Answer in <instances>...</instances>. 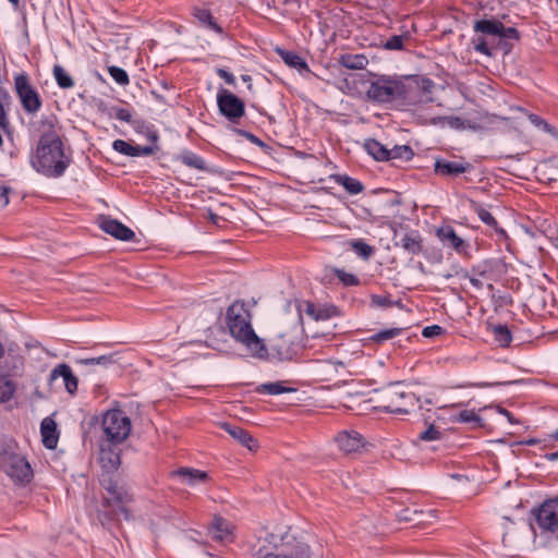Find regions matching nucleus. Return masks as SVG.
I'll return each instance as SVG.
<instances>
[{"label":"nucleus","mask_w":558,"mask_h":558,"mask_svg":"<svg viewBox=\"0 0 558 558\" xmlns=\"http://www.w3.org/2000/svg\"><path fill=\"white\" fill-rule=\"evenodd\" d=\"M337 277L345 284V286H356L359 284V279L352 275V274H347L345 271L343 270H338L337 271Z\"/></svg>","instance_id":"52"},{"label":"nucleus","mask_w":558,"mask_h":558,"mask_svg":"<svg viewBox=\"0 0 558 558\" xmlns=\"http://www.w3.org/2000/svg\"><path fill=\"white\" fill-rule=\"evenodd\" d=\"M498 411L500 414L505 415L510 423H515L514 417L511 412H509L507 409L499 407Z\"/></svg>","instance_id":"60"},{"label":"nucleus","mask_w":558,"mask_h":558,"mask_svg":"<svg viewBox=\"0 0 558 558\" xmlns=\"http://www.w3.org/2000/svg\"><path fill=\"white\" fill-rule=\"evenodd\" d=\"M114 355L113 354H110V355H101V356H98V357H90V359H81L78 360V363L80 364H83V365H101V366H108L112 363H114Z\"/></svg>","instance_id":"46"},{"label":"nucleus","mask_w":558,"mask_h":558,"mask_svg":"<svg viewBox=\"0 0 558 558\" xmlns=\"http://www.w3.org/2000/svg\"><path fill=\"white\" fill-rule=\"evenodd\" d=\"M410 40L409 34L392 35L383 43L386 50H403L404 44Z\"/></svg>","instance_id":"38"},{"label":"nucleus","mask_w":558,"mask_h":558,"mask_svg":"<svg viewBox=\"0 0 558 558\" xmlns=\"http://www.w3.org/2000/svg\"><path fill=\"white\" fill-rule=\"evenodd\" d=\"M132 428L131 420L124 411L113 409L102 415L101 429L104 439L113 445L122 444L130 435Z\"/></svg>","instance_id":"7"},{"label":"nucleus","mask_w":558,"mask_h":558,"mask_svg":"<svg viewBox=\"0 0 558 558\" xmlns=\"http://www.w3.org/2000/svg\"><path fill=\"white\" fill-rule=\"evenodd\" d=\"M16 390V384L0 375V402L9 401Z\"/></svg>","instance_id":"39"},{"label":"nucleus","mask_w":558,"mask_h":558,"mask_svg":"<svg viewBox=\"0 0 558 558\" xmlns=\"http://www.w3.org/2000/svg\"><path fill=\"white\" fill-rule=\"evenodd\" d=\"M505 25L497 20H478L474 23V31L486 35H490L494 38L502 32Z\"/></svg>","instance_id":"29"},{"label":"nucleus","mask_w":558,"mask_h":558,"mask_svg":"<svg viewBox=\"0 0 558 558\" xmlns=\"http://www.w3.org/2000/svg\"><path fill=\"white\" fill-rule=\"evenodd\" d=\"M225 429L233 439L238 440L241 445L253 451L257 448L256 440L242 427L232 425L230 423H222Z\"/></svg>","instance_id":"21"},{"label":"nucleus","mask_w":558,"mask_h":558,"mask_svg":"<svg viewBox=\"0 0 558 558\" xmlns=\"http://www.w3.org/2000/svg\"><path fill=\"white\" fill-rule=\"evenodd\" d=\"M473 271H474L476 275L481 276V277H484V276L486 275L485 269H481V267H480V266L474 267V268H473Z\"/></svg>","instance_id":"64"},{"label":"nucleus","mask_w":558,"mask_h":558,"mask_svg":"<svg viewBox=\"0 0 558 558\" xmlns=\"http://www.w3.org/2000/svg\"><path fill=\"white\" fill-rule=\"evenodd\" d=\"M451 421L453 423L473 424L474 427L483 426L482 417L474 410H463L452 415Z\"/></svg>","instance_id":"33"},{"label":"nucleus","mask_w":558,"mask_h":558,"mask_svg":"<svg viewBox=\"0 0 558 558\" xmlns=\"http://www.w3.org/2000/svg\"><path fill=\"white\" fill-rule=\"evenodd\" d=\"M250 315L244 305L240 302L232 303L227 310V325L231 336L244 344L252 354L258 359L267 356V349L264 340L260 339L252 328Z\"/></svg>","instance_id":"4"},{"label":"nucleus","mask_w":558,"mask_h":558,"mask_svg":"<svg viewBox=\"0 0 558 558\" xmlns=\"http://www.w3.org/2000/svg\"><path fill=\"white\" fill-rule=\"evenodd\" d=\"M0 469L16 484L23 486L34 476L27 459L9 445L0 450Z\"/></svg>","instance_id":"5"},{"label":"nucleus","mask_w":558,"mask_h":558,"mask_svg":"<svg viewBox=\"0 0 558 558\" xmlns=\"http://www.w3.org/2000/svg\"><path fill=\"white\" fill-rule=\"evenodd\" d=\"M436 235L445 247H449L460 255L469 254V242L459 236L451 226H441L437 229Z\"/></svg>","instance_id":"11"},{"label":"nucleus","mask_w":558,"mask_h":558,"mask_svg":"<svg viewBox=\"0 0 558 558\" xmlns=\"http://www.w3.org/2000/svg\"><path fill=\"white\" fill-rule=\"evenodd\" d=\"M337 314L335 306H317L316 320H326Z\"/></svg>","instance_id":"50"},{"label":"nucleus","mask_w":558,"mask_h":558,"mask_svg":"<svg viewBox=\"0 0 558 558\" xmlns=\"http://www.w3.org/2000/svg\"><path fill=\"white\" fill-rule=\"evenodd\" d=\"M441 438V432L433 424L418 435V439L423 441H433Z\"/></svg>","instance_id":"48"},{"label":"nucleus","mask_w":558,"mask_h":558,"mask_svg":"<svg viewBox=\"0 0 558 558\" xmlns=\"http://www.w3.org/2000/svg\"><path fill=\"white\" fill-rule=\"evenodd\" d=\"M108 72L110 76L114 80V82L119 85L124 86L129 84V75L123 69L112 65L108 68Z\"/></svg>","instance_id":"47"},{"label":"nucleus","mask_w":558,"mask_h":558,"mask_svg":"<svg viewBox=\"0 0 558 558\" xmlns=\"http://www.w3.org/2000/svg\"><path fill=\"white\" fill-rule=\"evenodd\" d=\"M335 440L339 449L347 454L357 452L365 444L363 436L353 429L340 432Z\"/></svg>","instance_id":"14"},{"label":"nucleus","mask_w":558,"mask_h":558,"mask_svg":"<svg viewBox=\"0 0 558 558\" xmlns=\"http://www.w3.org/2000/svg\"><path fill=\"white\" fill-rule=\"evenodd\" d=\"M495 340L501 347H508L512 340V335L506 325H497L493 329Z\"/></svg>","instance_id":"41"},{"label":"nucleus","mask_w":558,"mask_h":558,"mask_svg":"<svg viewBox=\"0 0 558 558\" xmlns=\"http://www.w3.org/2000/svg\"><path fill=\"white\" fill-rule=\"evenodd\" d=\"M116 111V118L118 120L124 121L130 123L132 121V114L131 112L125 108H113Z\"/></svg>","instance_id":"55"},{"label":"nucleus","mask_w":558,"mask_h":558,"mask_svg":"<svg viewBox=\"0 0 558 558\" xmlns=\"http://www.w3.org/2000/svg\"><path fill=\"white\" fill-rule=\"evenodd\" d=\"M414 157V151L409 145H395L389 149V161L401 160L409 161Z\"/></svg>","instance_id":"34"},{"label":"nucleus","mask_w":558,"mask_h":558,"mask_svg":"<svg viewBox=\"0 0 558 558\" xmlns=\"http://www.w3.org/2000/svg\"><path fill=\"white\" fill-rule=\"evenodd\" d=\"M14 88L20 98L23 109L27 113H36L41 108V99L38 92L29 83L26 73H20L14 76Z\"/></svg>","instance_id":"8"},{"label":"nucleus","mask_w":558,"mask_h":558,"mask_svg":"<svg viewBox=\"0 0 558 558\" xmlns=\"http://www.w3.org/2000/svg\"><path fill=\"white\" fill-rule=\"evenodd\" d=\"M545 458L549 461H556L558 460V451L547 453Z\"/></svg>","instance_id":"63"},{"label":"nucleus","mask_w":558,"mask_h":558,"mask_svg":"<svg viewBox=\"0 0 558 558\" xmlns=\"http://www.w3.org/2000/svg\"><path fill=\"white\" fill-rule=\"evenodd\" d=\"M473 209L477 214V216L482 222H484L486 226L493 228L500 236H502L505 239L508 238L506 230L498 226L497 220L487 209H485L480 204H474Z\"/></svg>","instance_id":"28"},{"label":"nucleus","mask_w":558,"mask_h":558,"mask_svg":"<svg viewBox=\"0 0 558 558\" xmlns=\"http://www.w3.org/2000/svg\"><path fill=\"white\" fill-rule=\"evenodd\" d=\"M276 52L280 56L283 62L290 68L296 69L300 73L310 72L306 61L296 52L277 48Z\"/></svg>","instance_id":"25"},{"label":"nucleus","mask_w":558,"mask_h":558,"mask_svg":"<svg viewBox=\"0 0 558 558\" xmlns=\"http://www.w3.org/2000/svg\"><path fill=\"white\" fill-rule=\"evenodd\" d=\"M72 162L71 148H65L61 138L38 141L31 156V166L47 178H60Z\"/></svg>","instance_id":"2"},{"label":"nucleus","mask_w":558,"mask_h":558,"mask_svg":"<svg viewBox=\"0 0 558 558\" xmlns=\"http://www.w3.org/2000/svg\"><path fill=\"white\" fill-rule=\"evenodd\" d=\"M380 408L388 413L408 414L420 402L413 392L404 391L399 384H390L380 393Z\"/></svg>","instance_id":"6"},{"label":"nucleus","mask_w":558,"mask_h":558,"mask_svg":"<svg viewBox=\"0 0 558 558\" xmlns=\"http://www.w3.org/2000/svg\"><path fill=\"white\" fill-rule=\"evenodd\" d=\"M9 192L10 187L0 186V207L3 208L9 204Z\"/></svg>","instance_id":"57"},{"label":"nucleus","mask_w":558,"mask_h":558,"mask_svg":"<svg viewBox=\"0 0 558 558\" xmlns=\"http://www.w3.org/2000/svg\"><path fill=\"white\" fill-rule=\"evenodd\" d=\"M38 141H57L61 138L58 118L54 114L43 117L38 122Z\"/></svg>","instance_id":"16"},{"label":"nucleus","mask_w":558,"mask_h":558,"mask_svg":"<svg viewBox=\"0 0 558 558\" xmlns=\"http://www.w3.org/2000/svg\"><path fill=\"white\" fill-rule=\"evenodd\" d=\"M351 248L364 259H368L374 254V247L363 240H353L350 242Z\"/></svg>","instance_id":"43"},{"label":"nucleus","mask_w":558,"mask_h":558,"mask_svg":"<svg viewBox=\"0 0 558 558\" xmlns=\"http://www.w3.org/2000/svg\"><path fill=\"white\" fill-rule=\"evenodd\" d=\"M433 123L440 124V125L446 124V125H448L452 129H457V130L464 128V120L461 119L460 117H453V116L434 118Z\"/></svg>","instance_id":"45"},{"label":"nucleus","mask_w":558,"mask_h":558,"mask_svg":"<svg viewBox=\"0 0 558 558\" xmlns=\"http://www.w3.org/2000/svg\"><path fill=\"white\" fill-rule=\"evenodd\" d=\"M40 434L43 444L47 449H54L58 445L59 433L56 422L50 417H45L40 424Z\"/></svg>","instance_id":"23"},{"label":"nucleus","mask_w":558,"mask_h":558,"mask_svg":"<svg viewBox=\"0 0 558 558\" xmlns=\"http://www.w3.org/2000/svg\"><path fill=\"white\" fill-rule=\"evenodd\" d=\"M217 106L220 114L232 123H239L245 114L244 101L226 88L218 90Z\"/></svg>","instance_id":"9"},{"label":"nucleus","mask_w":558,"mask_h":558,"mask_svg":"<svg viewBox=\"0 0 558 558\" xmlns=\"http://www.w3.org/2000/svg\"><path fill=\"white\" fill-rule=\"evenodd\" d=\"M117 446L105 440L100 444L99 460L107 473L117 471L121 464L120 450L117 449Z\"/></svg>","instance_id":"15"},{"label":"nucleus","mask_w":558,"mask_h":558,"mask_svg":"<svg viewBox=\"0 0 558 558\" xmlns=\"http://www.w3.org/2000/svg\"><path fill=\"white\" fill-rule=\"evenodd\" d=\"M469 281L477 290H481L483 288V282L477 278L470 277Z\"/></svg>","instance_id":"62"},{"label":"nucleus","mask_w":558,"mask_h":558,"mask_svg":"<svg viewBox=\"0 0 558 558\" xmlns=\"http://www.w3.org/2000/svg\"><path fill=\"white\" fill-rule=\"evenodd\" d=\"M173 475L180 477L184 483L189 485L203 483L208 480L207 472L189 468H181L174 471Z\"/></svg>","instance_id":"26"},{"label":"nucleus","mask_w":558,"mask_h":558,"mask_svg":"<svg viewBox=\"0 0 558 558\" xmlns=\"http://www.w3.org/2000/svg\"><path fill=\"white\" fill-rule=\"evenodd\" d=\"M194 15L198 20V22L202 23L203 25L211 28L213 31H215L218 34H222L223 33L221 26H219L215 22V20H214V17H213V15H211L209 10L196 9Z\"/></svg>","instance_id":"36"},{"label":"nucleus","mask_w":558,"mask_h":558,"mask_svg":"<svg viewBox=\"0 0 558 558\" xmlns=\"http://www.w3.org/2000/svg\"><path fill=\"white\" fill-rule=\"evenodd\" d=\"M306 313L312 316L314 319L316 318L317 313V306L314 303L307 302L306 303Z\"/></svg>","instance_id":"59"},{"label":"nucleus","mask_w":558,"mask_h":558,"mask_svg":"<svg viewBox=\"0 0 558 558\" xmlns=\"http://www.w3.org/2000/svg\"><path fill=\"white\" fill-rule=\"evenodd\" d=\"M475 51L483 53L487 57L493 56L492 41L487 43L484 38L480 37L473 40Z\"/></svg>","instance_id":"49"},{"label":"nucleus","mask_w":558,"mask_h":558,"mask_svg":"<svg viewBox=\"0 0 558 558\" xmlns=\"http://www.w3.org/2000/svg\"><path fill=\"white\" fill-rule=\"evenodd\" d=\"M256 391L259 393L281 395L284 392L295 391V389L284 387L281 383L276 381V383L262 384L256 388Z\"/></svg>","instance_id":"37"},{"label":"nucleus","mask_w":558,"mask_h":558,"mask_svg":"<svg viewBox=\"0 0 558 558\" xmlns=\"http://www.w3.org/2000/svg\"><path fill=\"white\" fill-rule=\"evenodd\" d=\"M364 149L377 161H389V148L374 138L365 140Z\"/></svg>","instance_id":"27"},{"label":"nucleus","mask_w":558,"mask_h":558,"mask_svg":"<svg viewBox=\"0 0 558 558\" xmlns=\"http://www.w3.org/2000/svg\"><path fill=\"white\" fill-rule=\"evenodd\" d=\"M473 169L470 162L460 160L451 161L445 158H438L434 165V171L436 174L447 178H456L462 173L469 172Z\"/></svg>","instance_id":"12"},{"label":"nucleus","mask_w":558,"mask_h":558,"mask_svg":"<svg viewBox=\"0 0 558 558\" xmlns=\"http://www.w3.org/2000/svg\"><path fill=\"white\" fill-rule=\"evenodd\" d=\"M433 82L430 80L424 81L423 86L411 77H398L389 75H378L369 83L366 90V96L369 100L375 102H399L401 105L415 106L424 100V94L430 93Z\"/></svg>","instance_id":"1"},{"label":"nucleus","mask_w":558,"mask_h":558,"mask_svg":"<svg viewBox=\"0 0 558 558\" xmlns=\"http://www.w3.org/2000/svg\"><path fill=\"white\" fill-rule=\"evenodd\" d=\"M272 350L276 351L279 360H290L295 354V351L288 345L283 337H280L277 342L272 345Z\"/></svg>","instance_id":"40"},{"label":"nucleus","mask_w":558,"mask_h":558,"mask_svg":"<svg viewBox=\"0 0 558 558\" xmlns=\"http://www.w3.org/2000/svg\"><path fill=\"white\" fill-rule=\"evenodd\" d=\"M233 530L234 525L220 515H215L211 524L209 525V532L213 534V538L217 542H232Z\"/></svg>","instance_id":"19"},{"label":"nucleus","mask_w":558,"mask_h":558,"mask_svg":"<svg viewBox=\"0 0 558 558\" xmlns=\"http://www.w3.org/2000/svg\"><path fill=\"white\" fill-rule=\"evenodd\" d=\"M519 39L520 33L517 28L505 26L504 31L492 39V49L500 50L505 54H508L513 48V41H518Z\"/></svg>","instance_id":"17"},{"label":"nucleus","mask_w":558,"mask_h":558,"mask_svg":"<svg viewBox=\"0 0 558 558\" xmlns=\"http://www.w3.org/2000/svg\"><path fill=\"white\" fill-rule=\"evenodd\" d=\"M59 377H62L65 389L69 393L73 395L77 390V378L69 365L60 364L52 369L50 379L54 380Z\"/></svg>","instance_id":"22"},{"label":"nucleus","mask_w":558,"mask_h":558,"mask_svg":"<svg viewBox=\"0 0 558 558\" xmlns=\"http://www.w3.org/2000/svg\"><path fill=\"white\" fill-rule=\"evenodd\" d=\"M112 147L116 151L130 157L150 156L159 149L157 145L134 146L123 140H116Z\"/></svg>","instance_id":"18"},{"label":"nucleus","mask_w":558,"mask_h":558,"mask_svg":"<svg viewBox=\"0 0 558 558\" xmlns=\"http://www.w3.org/2000/svg\"><path fill=\"white\" fill-rule=\"evenodd\" d=\"M539 529L551 532L558 536V499L545 501L533 511Z\"/></svg>","instance_id":"10"},{"label":"nucleus","mask_w":558,"mask_h":558,"mask_svg":"<svg viewBox=\"0 0 558 558\" xmlns=\"http://www.w3.org/2000/svg\"><path fill=\"white\" fill-rule=\"evenodd\" d=\"M529 120L535 126L542 128L545 131L550 132V125L545 120H543L539 116L531 113V114H529Z\"/></svg>","instance_id":"53"},{"label":"nucleus","mask_w":558,"mask_h":558,"mask_svg":"<svg viewBox=\"0 0 558 558\" xmlns=\"http://www.w3.org/2000/svg\"><path fill=\"white\" fill-rule=\"evenodd\" d=\"M178 160H180L183 165L190 168H194L201 171H206V162L205 160L191 150H184L178 156Z\"/></svg>","instance_id":"32"},{"label":"nucleus","mask_w":558,"mask_h":558,"mask_svg":"<svg viewBox=\"0 0 558 558\" xmlns=\"http://www.w3.org/2000/svg\"><path fill=\"white\" fill-rule=\"evenodd\" d=\"M52 72L59 87L68 89L74 86V80L60 64H54Z\"/></svg>","instance_id":"35"},{"label":"nucleus","mask_w":558,"mask_h":558,"mask_svg":"<svg viewBox=\"0 0 558 558\" xmlns=\"http://www.w3.org/2000/svg\"><path fill=\"white\" fill-rule=\"evenodd\" d=\"M371 301L373 305H376L378 307H391L398 303L392 301L389 296L378 294L372 295Z\"/></svg>","instance_id":"51"},{"label":"nucleus","mask_w":558,"mask_h":558,"mask_svg":"<svg viewBox=\"0 0 558 558\" xmlns=\"http://www.w3.org/2000/svg\"><path fill=\"white\" fill-rule=\"evenodd\" d=\"M441 332H442V328L440 326L433 325V326L425 327L423 329L422 333L424 337L429 338V337H434V336H439Z\"/></svg>","instance_id":"56"},{"label":"nucleus","mask_w":558,"mask_h":558,"mask_svg":"<svg viewBox=\"0 0 558 558\" xmlns=\"http://www.w3.org/2000/svg\"><path fill=\"white\" fill-rule=\"evenodd\" d=\"M10 101V95L8 90L0 87V129L7 130L10 125L8 114L4 110V105Z\"/></svg>","instance_id":"42"},{"label":"nucleus","mask_w":558,"mask_h":558,"mask_svg":"<svg viewBox=\"0 0 558 558\" xmlns=\"http://www.w3.org/2000/svg\"><path fill=\"white\" fill-rule=\"evenodd\" d=\"M24 371V359L17 354H8L0 364V375L12 379L19 377Z\"/></svg>","instance_id":"20"},{"label":"nucleus","mask_w":558,"mask_h":558,"mask_svg":"<svg viewBox=\"0 0 558 558\" xmlns=\"http://www.w3.org/2000/svg\"><path fill=\"white\" fill-rule=\"evenodd\" d=\"M216 73L227 84H229V85H234L235 84V77H234V75L231 72H229V71H227V70H225L222 68H219V69L216 70Z\"/></svg>","instance_id":"54"},{"label":"nucleus","mask_w":558,"mask_h":558,"mask_svg":"<svg viewBox=\"0 0 558 558\" xmlns=\"http://www.w3.org/2000/svg\"><path fill=\"white\" fill-rule=\"evenodd\" d=\"M402 331L403 328H389L372 335L369 339L376 343H381L401 335Z\"/></svg>","instance_id":"44"},{"label":"nucleus","mask_w":558,"mask_h":558,"mask_svg":"<svg viewBox=\"0 0 558 558\" xmlns=\"http://www.w3.org/2000/svg\"><path fill=\"white\" fill-rule=\"evenodd\" d=\"M100 484L106 492L97 514L101 525L107 526L110 522L119 521L121 515L126 521L131 520L132 514L128 505L133 501V497L128 489L111 476L102 475Z\"/></svg>","instance_id":"3"},{"label":"nucleus","mask_w":558,"mask_h":558,"mask_svg":"<svg viewBox=\"0 0 558 558\" xmlns=\"http://www.w3.org/2000/svg\"><path fill=\"white\" fill-rule=\"evenodd\" d=\"M339 63L350 70H362L368 61L364 54L344 53L340 56Z\"/></svg>","instance_id":"30"},{"label":"nucleus","mask_w":558,"mask_h":558,"mask_svg":"<svg viewBox=\"0 0 558 558\" xmlns=\"http://www.w3.org/2000/svg\"><path fill=\"white\" fill-rule=\"evenodd\" d=\"M99 227L104 232L110 234L117 240L132 241L135 238L133 230L119 220L110 217H101Z\"/></svg>","instance_id":"13"},{"label":"nucleus","mask_w":558,"mask_h":558,"mask_svg":"<svg viewBox=\"0 0 558 558\" xmlns=\"http://www.w3.org/2000/svg\"><path fill=\"white\" fill-rule=\"evenodd\" d=\"M399 244L411 255H418L423 251V240L417 231L403 234Z\"/></svg>","instance_id":"24"},{"label":"nucleus","mask_w":558,"mask_h":558,"mask_svg":"<svg viewBox=\"0 0 558 558\" xmlns=\"http://www.w3.org/2000/svg\"><path fill=\"white\" fill-rule=\"evenodd\" d=\"M335 182L342 185L345 191L350 194H360L364 190V185L361 181L351 178L347 174H335L333 177Z\"/></svg>","instance_id":"31"},{"label":"nucleus","mask_w":558,"mask_h":558,"mask_svg":"<svg viewBox=\"0 0 558 558\" xmlns=\"http://www.w3.org/2000/svg\"><path fill=\"white\" fill-rule=\"evenodd\" d=\"M239 133L241 135H243L244 137H246L248 141H251L252 143L259 145V146L263 145V142L256 135H254L247 131H239Z\"/></svg>","instance_id":"58"},{"label":"nucleus","mask_w":558,"mask_h":558,"mask_svg":"<svg viewBox=\"0 0 558 558\" xmlns=\"http://www.w3.org/2000/svg\"><path fill=\"white\" fill-rule=\"evenodd\" d=\"M399 520L400 521H412L413 519L411 517V511L409 509L401 511L399 514Z\"/></svg>","instance_id":"61"}]
</instances>
